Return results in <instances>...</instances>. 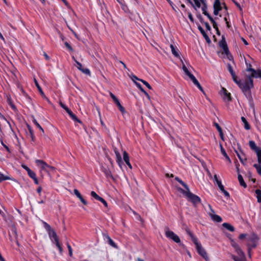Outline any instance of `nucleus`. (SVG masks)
Returning <instances> with one entry per match:
<instances>
[{"label": "nucleus", "mask_w": 261, "mask_h": 261, "mask_svg": "<svg viewBox=\"0 0 261 261\" xmlns=\"http://www.w3.org/2000/svg\"><path fill=\"white\" fill-rule=\"evenodd\" d=\"M248 70L250 71L251 73L245 74V80L244 82L243 93L251 103L253 101L251 92V89L254 86L253 78L261 79V70H256L253 68H249Z\"/></svg>", "instance_id": "obj_1"}, {"label": "nucleus", "mask_w": 261, "mask_h": 261, "mask_svg": "<svg viewBox=\"0 0 261 261\" xmlns=\"http://www.w3.org/2000/svg\"><path fill=\"white\" fill-rule=\"evenodd\" d=\"M227 69L230 73L233 81L238 85L239 88L241 89L242 92L243 93V89H244V82H242L241 80H238V77L235 73V72L233 70L232 67L231 66L230 63H228L227 64Z\"/></svg>", "instance_id": "obj_2"}, {"label": "nucleus", "mask_w": 261, "mask_h": 261, "mask_svg": "<svg viewBox=\"0 0 261 261\" xmlns=\"http://www.w3.org/2000/svg\"><path fill=\"white\" fill-rule=\"evenodd\" d=\"M194 243L196 245V248L198 254L201 255L206 261H209V258L205 249L199 243L197 239H195Z\"/></svg>", "instance_id": "obj_3"}, {"label": "nucleus", "mask_w": 261, "mask_h": 261, "mask_svg": "<svg viewBox=\"0 0 261 261\" xmlns=\"http://www.w3.org/2000/svg\"><path fill=\"white\" fill-rule=\"evenodd\" d=\"M186 196L188 198V201L192 203L193 205L195 206L201 203V199L200 197L191 192L190 189H189V191H187Z\"/></svg>", "instance_id": "obj_4"}, {"label": "nucleus", "mask_w": 261, "mask_h": 261, "mask_svg": "<svg viewBox=\"0 0 261 261\" xmlns=\"http://www.w3.org/2000/svg\"><path fill=\"white\" fill-rule=\"evenodd\" d=\"M259 239V238L258 236L254 233L249 235L248 237H247V240L250 242V243L247 244L248 247L255 248L257 246V243Z\"/></svg>", "instance_id": "obj_5"}, {"label": "nucleus", "mask_w": 261, "mask_h": 261, "mask_svg": "<svg viewBox=\"0 0 261 261\" xmlns=\"http://www.w3.org/2000/svg\"><path fill=\"white\" fill-rule=\"evenodd\" d=\"M165 235L167 238L172 240L176 243H180V240L179 237L174 232L169 230V228H167L165 230Z\"/></svg>", "instance_id": "obj_6"}, {"label": "nucleus", "mask_w": 261, "mask_h": 261, "mask_svg": "<svg viewBox=\"0 0 261 261\" xmlns=\"http://www.w3.org/2000/svg\"><path fill=\"white\" fill-rule=\"evenodd\" d=\"M60 106L64 109L66 112L69 114V115L70 116V117L76 122H77L80 123H82V122L78 119V118L76 117V116L73 113V112L64 103H63L62 102H60Z\"/></svg>", "instance_id": "obj_7"}, {"label": "nucleus", "mask_w": 261, "mask_h": 261, "mask_svg": "<svg viewBox=\"0 0 261 261\" xmlns=\"http://www.w3.org/2000/svg\"><path fill=\"white\" fill-rule=\"evenodd\" d=\"M238 150H236V149H234V151L236 152V153L237 154L238 158L239 159L240 162L243 164H244V161H247V159L246 158H244L243 159V157L242 156V155H245V154L244 153V152H243L242 149H241V146L239 144H238Z\"/></svg>", "instance_id": "obj_8"}, {"label": "nucleus", "mask_w": 261, "mask_h": 261, "mask_svg": "<svg viewBox=\"0 0 261 261\" xmlns=\"http://www.w3.org/2000/svg\"><path fill=\"white\" fill-rule=\"evenodd\" d=\"M110 95L111 97L113 99V101L117 105V106L118 108V109H119V110L121 111V112L122 113H124L125 112V109L121 105L118 99L112 93H110Z\"/></svg>", "instance_id": "obj_9"}, {"label": "nucleus", "mask_w": 261, "mask_h": 261, "mask_svg": "<svg viewBox=\"0 0 261 261\" xmlns=\"http://www.w3.org/2000/svg\"><path fill=\"white\" fill-rule=\"evenodd\" d=\"M230 244L231 246L235 249L236 252L237 254H240L243 256V251L240 247L239 244L237 243L233 239H230Z\"/></svg>", "instance_id": "obj_10"}, {"label": "nucleus", "mask_w": 261, "mask_h": 261, "mask_svg": "<svg viewBox=\"0 0 261 261\" xmlns=\"http://www.w3.org/2000/svg\"><path fill=\"white\" fill-rule=\"evenodd\" d=\"M220 93L223 96L224 100L228 101L231 100L230 93H228L225 88L222 87L220 91Z\"/></svg>", "instance_id": "obj_11"}, {"label": "nucleus", "mask_w": 261, "mask_h": 261, "mask_svg": "<svg viewBox=\"0 0 261 261\" xmlns=\"http://www.w3.org/2000/svg\"><path fill=\"white\" fill-rule=\"evenodd\" d=\"M76 65H75L76 67L81 71L83 73L90 75V71L88 68H83L82 67V65L81 63H80L79 61H76Z\"/></svg>", "instance_id": "obj_12"}, {"label": "nucleus", "mask_w": 261, "mask_h": 261, "mask_svg": "<svg viewBox=\"0 0 261 261\" xmlns=\"http://www.w3.org/2000/svg\"><path fill=\"white\" fill-rule=\"evenodd\" d=\"M198 29L199 30L200 33L202 34L203 37L205 39L206 42L208 44H210L211 43V40L208 35L206 34L203 29L201 27V25H198Z\"/></svg>", "instance_id": "obj_13"}, {"label": "nucleus", "mask_w": 261, "mask_h": 261, "mask_svg": "<svg viewBox=\"0 0 261 261\" xmlns=\"http://www.w3.org/2000/svg\"><path fill=\"white\" fill-rule=\"evenodd\" d=\"M239 256H237L231 254V258L234 261H246V256L245 253L243 252V256L240 254H238Z\"/></svg>", "instance_id": "obj_14"}, {"label": "nucleus", "mask_w": 261, "mask_h": 261, "mask_svg": "<svg viewBox=\"0 0 261 261\" xmlns=\"http://www.w3.org/2000/svg\"><path fill=\"white\" fill-rule=\"evenodd\" d=\"M101 170L105 173L107 178H111L112 179L114 178L113 176L111 173V171L110 170V169L108 168H106L103 166H102Z\"/></svg>", "instance_id": "obj_15"}, {"label": "nucleus", "mask_w": 261, "mask_h": 261, "mask_svg": "<svg viewBox=\"0 0 261 261\" xmlns=\"http://www.w3.org/2000/svg\"><path fill=\"white\" fill-rule=\"evenodd\" d=\"M34 82H35V85L37 87L38 91H39L40 94L41 95V96L44 98H45L48 102H50V101L48 99V98L45 95L44 92H43L42 90V88H41V87L40 86V85H39L38 82L37 81V80H36V79H34Z\"/></svg>", "instance_id": "obj_16"}, {"label": "nucleus", "mask_w": 261, "mask_h": 261, "mask_svg": "<svg viewBox=\"0 0 261 261\" xmlns=\"http://www.w3.org/2000/svg\"><path fill=\"white\" fill-rule=\"evenodd\" d=\"M47 232L50 239L52 240L53 242L59 239L56 231L53 229H51Z\"/></svg>", "instance_id": "obj_17"}, {"label": "nucleus", "mask_w": 261, "mask_h": 261, "mask_svg": "<svg viewBox=\"0 0 261 261\" xmlns=\"http://www.w3.org/2000/svg\"><path fill=\"white\" fill-rule=\"evenodd\" d=\"M3 219L9 226L13 225V217L12 216L6 214L5 217H4Z\"/></svg>", "instance_id": "obj_18"}, {"label": "nucleus", "mask_w": 261, "mask_h": 261, "mask_svg": "<svg viewBox=\"0 0 261 261\" xmlns=\"http://www.w3.org/2000/svg\"><path fill=\"white\" fill-rule=\"evenodd\" d=\"M115 153L116 156V162L117 164L119 165L120 168H122V164H123L121 155L118 150H115Z\"/></svg>", "instance_id": "obj_19"}, {"label": "nucleus", "mask_w": 261, "mask_h": 261, "mask_svg": "<svg viewBox=\"0 0 261 261\" xmlns=\"http://www.w3.org/2000/svg\"><path fill=\"white\" fill-rule=\"evenodd\" d=\"M191 81L193 82V84L196 85L197 88L203 93H204V91L203 90L202 87L200 85L199 82L197 81V80L196 79V77L193 75L192 77L190 78Z\"/></svg>", "instance_id": "obj_20"}, {"label": "nucleus", "mask_w": 261, "mask_h": 261, "mask_svg": "<svg viewBox=\"0 0 261 261\" xmlns=\"http://www.w3.org/2000/svg\"><path fill=\"white\" fill-rule=\"evenodd\" d=\"M249 147H250V148L252 150L254 151L255 152L258 151V150H260L261 149L260 148L258 147L256 145L255 142L253 141H252V140L249 141Z\"/></svg>", "instance_id": "obj_21"}, {"label": "nucleus", "mask_w": 261, "mask_h": 261, "mask_svg": "<svg viewBox=\"0 0 261 261\" xmlns=\"http://www.w3.org/2000/svg\"><path fill=\"white\" fill-rule=\"evenodd\" d=\"M123 160H124V162H125L126 165L129 167V168L132 169V166L129 162V156H128V153L125 151H124L123 152Z\"/></svg>", "instance_id": "obj_22"}, {"label": "nucleus", "mask_w": 261, "mask_h": 261, "mask_svg": "<svg viewBox=\"0 0 261 261\" xmlns=\"http://www.w3.org/2000/svg\"><path fill=\"white\" fill-rule=\"evenodd\" d=\"M36 163L37 164H40L41 165V168L43 170H46V168H48L49 167V165L43 160H37L36 161Z\"/></svg>", "instance_id": "obj_23"}, {"label": "nucleus", "mask_w": 261, "mask_h": 261, "mask_svg": "<svg viewBox=\"0 0 261 261\" xmlns=\"http://www.w3.org/2000/svg\"><path fill=\"white\" fill-rule=\"evenodd\" d=\"M180 61L182 64V69L186 73V74L189 76V77L190 79L191 77L193 76V75L190 73V72L188 70V68L186 66L185 64L184 63L182 60L180 59Z\"/></svg>", "instance_id": "obj_24"}, {"label": "nucleus", "mask_w": 261, "mask_h": 261, "mask_svg": "<svg viewBox=\"0 0 261 261\" xmlns=\"http://www.w3.org/2000/svg\"><path fill=\"white\" fill-rule=\"evenodd\" d=\"M135 84L137 86V87L142 92L144 93V94L145 95V96L147 97V98L148 99H150V97L149 96V95L148 94V93L143 88V87H142V86L141 85V84L139 83H137L136 82H135Z\"/></svg>", "instance_id": "obj_25"}, {"label": "nucleus", "mask_w": 261, "mask_h": 261, "mask_svg": "<svg viewBox=\"0 0 261 261\" xmlns=\"http://www.w3.org/2000/svg\"><path fill=\"white\" fill-rule=\"evenodd\" d=\"M220 150L221 153L224 155V156L226 160L228 161L229 163H231V160L230 159L229 157L227 155V153L226 152L225 149L222 146V145L221 144H220Z\"/></svg>", "instance_id": "obj_26"}, {"label": "nucleus", "mask_w": 261, "mask_h": 261, "mask_svg": "<svg viewBox=\"0 0 261 261\" xmlns=\"http://www.w3.org/2000/svg\"><path fill=\"white\" fill-rule=\"evenodd\" d=\"M170 48L171 49L172 54L176 58H180V56L178 53V50L176 49L175 47L173 44H170Z\"/></svg>", "instance_id": "obj_27"}, {"label": "nucleus", "mask_w": 261, "mask_h": 261, "mask_svg": "<svg viewBox=\"0 0 261 261\" xmlns=\"http://www.w3.org/2000/svg\"><path fill=\"white\" fill-rule=\"evenodd\" d=\"M222 226L223 227L227 229L228 230L233 232L234 231V227L228 223H223L222 224Z\"/></svg>", "instance_id": "obj_28"}, {"label": "nucleus", "mask_w": 261, "mask_h": 261, "mask_svg": "<svg viewBox=\"0 0 261 261\" xmlns=\"http://www.w3.org/2000/svg\"><path fill=\"white\" fill-rule=\"evenodd\" d=\"M219 46L222 48H226V47H228L226 41L225 40V37L224 35L222 36V39L220 40V41L219 42Z\"/></svg>", "instance_id": "obj_29"}, {"label": "nucleus", "mask_w": 261, "mask_h": 261, "mask_svg": "<svg viewBox=\"0 0 261 261\" xmlns=\"http://www.w3.org/2000/svg\"><path fill=\"white\" fill-rule=\"evenodd\" d=\"M238 178L240 185L244 188H246L247 187V184L244 181L243 176L240 174H238Z\"/></svg>", "instance_id": "obj_30"}, {"label": "nucleus", "mask_w": 261, "mask_h": 261, "mask_svg": "<svg viewBox=\"0 0 261 261\" xmlns=\"http://www.w3.org/2000/svg\"><path fill=\"white\" fill-rule=\"evenodd\" d=\"M241 120L243 122L244 124V128L246 130H249L250 129V125L249 123L247 122V120L244 117H241Z\"/></svg>", "instance_id": "obj_31"}, {"label": "nucleus", "mask_w": 261, "mask_h": 261, "mask_svg": "<svg viewBox=\"0 0 261 261\" xmlns=\"http://www.w3.org/2000/svg\"><path fill=\"white\" fill-rule=\"evenodd\" d=\"M8 179L13 180H14V179L11 178L10 177H9L8 176L4 175L0 172V182H2L3 181L6 180H8Z\"/></svg>", "instance_id": "obj_32"}, {"label": "nucleus", "mask_w": 261, "mask_h": 261, "mask_svg": "<svg viewBox=\"0 0 261 261\" xmlns=\"http://www.w3.org/2000/svg\"><path fill=\"white\" fill-rule=\"evenodd\" d=\"M214 9H218L220 10H222V7L221 6L220 2L219 0H215L214 4Z\"/></svg>", "instance_id": "obj_33"}, {"label": "nucleus", "mask_w": 261, "mask_h": 261, "mask_svg": "<svg viewBox=\"0 0 261 261\" xmlns=\"http://www.w3.org/2000/svg\"><path fill=\"white\" fill-rule=\"evenodd\" d=\"M211 217L214 221L217 222H221L222 221L221 217L217 215H211Z\"/></svg>", "instance_id": "obj_34"}, {"label": "nucleus", "mask_w": 261, "mask_h": 261, "mask_svg": "<svg viewBox=\"0 0 261 261\" xmlns=\"http://www.w3.org/2000/svg\"><path fill=\"white\" fill-rule=\"evenodd\" d=\"M255 193L256 194L257 202L258 203H261V190L259 189H256L255 191Z\"/></svg>", "instance_id": "obj_35"}, {"label": "nucleus", "mask_w": 261, "mask_h": 261, "mask_svg": "<svg viewBox=\"0 0 261 261\" xmlns=\"http://www.w3.org/2000/svg\"><path fill=\"white\" fill-rule=\"evenodd\" d=\"M185 230L187 232V233L191 237L193 243L194 242L195 239H197L193 234L192 233V232L190 231V230L187 227L185 228Z\"/></svg>", "instance_id": "obj_36"}, {"label": "nucleus", "mask_w": 261, "mask_h": 261, "mask_svg": "<svg viewBox=\"0 0 261 261\" xmlns=\"http://www.w3.org/2000/svg\"><path fill=\"white\" fill-rule=\"evenodd\" d=\"M27 127H28V130L29 131L30 135L31 138V139L33 141H34V139H35V137H34V133H33V130L30 125H28Z\"/></svg>", "instance_id": "obj_37"}, {"label": "nucleus", "mask_w": 261, "mask_h": 261, "mask_svg": "<svg viewBox=\"0 0 261 261\" xmlns=\"http://www.w3.org/2000/svg\"><path fill=\"white\" fill-rule=\"evenodd\" d=\"M33 123L35 124V125L39 128V129L42 132L44 133V130L43 128L41 126V125L38 123L36 119L33 117L32 120Z\"/></svg>", "instance_id": "obj_38"}, {"label": "nucleus", "mask_w": 261, "mask_h": 261, "mask_svg": "<svg viewBox=\"0 0 261 261\" xmlns=\"http://www.w3.org/2000/svg\"><path fill=\"white\" fill-rule=\"evenodd\" d=\"M253 167L255 168L258 174L261 176V165L260 164H254Z\"/></svg>", "instance_id": "obj_39"}, {"label": "nucleus", "mask_w": 261, "mask_h": 261, "mask_svg": "<svg viewBox=\"0 0 261 261\" xmlns=\"http://www.w3.org/2000/svg\"><path fill=\"white\" fill-rule=\"evenodd\" d=\"M108 239V242L109 244L112 247H114L115 248L117 247V246L115 242L111 239V238L109 236H107Z\"/></svg>", "instance_id": "obj_40"}, {"label": "nucleus", "mask_w": 261, "mask_h": 261, "mask_svg": "<svg viewBox=\"0 0 261 261\" xmlns=\"http://www.w3.org/2000/svg\"><path fill=\"white\" fill-rule=\"evenodd\" d=\"M207 5H202V13L204 15H205V16H208V14H210L207 12Z\"/></svg>", "instance_id": "obj_41"}, {"label": "nucleus", "mask_w": 261, "mask_h": 261, "mask_svg": "<svg viewBox=\"0 0 261 261\" xmlns=\"http://www.w3.org/2000/svg\"><path fill=\"white\" fill-rule=\"evenodd\" d=\"M53 242L55 243L56 246L59 249L60 252L61 253L63 251V250L60 244L59 243V239L54 241Z\"/></svg>", "instance_id": "obj_42"}, {"label": "nucleus", "mask_w": 261, "mask_h": 261, "mask_svg": "<svg viewBox=\"0 0 261 261\" xmlns=\"http://www.w3.org/2000/svg\"><path fill=\"white\" fill-rule=\"evenodd\" d=\"M91 196L97 200H99V199L101 198V197H100L99 195H98L95 192L92 191L90 194Z\"/></svg>", "instance_id": "obj_43"}, {"label": "nucleus", "mask_w": 261, "mask_h": 261, "mask_svg": "<svg viewBox=\"0 0 261 261\" xmlns=\"http://www.w3.org/2000/svg\"><path fill=\"white\" fill-rule=\"evenodd\" d=\"M7 214L6 210L4 208V207H2L0 208V215L3 217H5V215Z\"/></svg>", "instance_id": "obj_44"}, {"label": "nucleus", "mask_w": 261, "mask_h": 261, "mask_svg": "<svg viewBox=\"0 0 261 261\" xmlns=\"http://www.w3.org/2000/svg\"><path fill=\"white\" fill-rule=\"evenodd\" d=\"M42 223L43 224V225H44V227L45 229L47 230V232H48L51 229H52V228L50 227V226L48 223H47L46 222L42 221Z\"/></svg>", "instance_id": "obj_45"}, {"label": "nucleus", "mask_w": 261, "mask_h": 261, "mask_svg": "<svg viewBox=\"0 0 261 261\" xmlns=\"http://www.w3.org/2000/svg\"><path fill=\"white\" fill-rule=\"evenodd\" d=\"M257 157L258 164H261V149L256 152Z\"/></svg>", "instance_id": "obj_46"}, {"label": "nucleus", "mask_w": 261, "mask_h": 261, "mask_svg": "<svg viewBox=\"0 0 261 261\" xmlns=\"http://www.w3.org/2000/svg\"><path fill=\"white\" fill-rule=\"evenodd\" d=\"M28 174L31 178H34L36 176V173L32 170L28 171Z\"/></svg>", "instance_id": "obj_47"}, {"label": "nucleus", "mask_w": 261, "mask_h": 261, "mask_svg": "<svg viewBox=\"0 0 261 261\" xmlns=\"http://www.w3.org/2000/svg\"><path fill=\"white\" fill-rule=\"evenodd\" d=\"M139 81H141L144 85H145L149 89H152L151 86L146 81H144L143 80H139Z\"/></svg>", "instance_id": "obj_48"}, {"label": "nucleus", "mask_w": 261, "mask_h": 261, "mask_svg": "<svg viewBox=\"0 0 261 261\" xmlns=\"http://www.w3.org/2000/svg\"><path fill=\"white\" fill-rule=\"evenodd\" d=\"M178 182L180 183L186 189V190L189 191V188L188 185L185 182L180 179Z\"/></svg>", "instance_id": "obj_49"}, {"label": "nucleus", "mask_w": 261, "mask_h": 261, "mask_svg": "<svg viewBox=\"0 0 261 261\" xmlns=\"http://www.w3.org/2000/svg\"><path fill=\"white\" fill-rule=\"evenodd\" d=\"M120 4L121 5L122 9L125 12H127L128 10V9L127 8V6L122 3H120Z\"/></svg>", "instance_id": "obj_50"}, {"label": "nucleus", "mask_w": 261, "mask_h": 261, "mask_svg": "<svg viewBox=\"0 0 261 261\" xmlns=\"http://www.w3.org/2000/svg\"><path fill=\"white\" fill-rule=\"evenodd\" d=\"M67 248L68 249L69 255L70 256H72V248H71V246L70 245V244L68 243H67Z\"/></svg>", "instance_id": "obj_51"}, {"label": "nucleus", "mask_w": 261, "mask_h": 261, "mask_svg": "<svg viewBox=\"0 0 261 261\" xmlns=\"http://www.w3.org/2000/svg\"><path fill=\"white\" fill-rule=\"evenodd\" d=\"M194 3H195V7H196V9H197V8H199L201 7V4L199 1L198 0H193Z\"/></svg>", "instance_id": "obj_52"}, {"label": "nucleus", "mask_w": 261, "mask_h": 261, "mask_svg": "<svg viewBox=\"0 0 261 261\" xmlns=\"http://www.w3.org/2000/svg\"><path fill=\"white\" fill-rule=\"evenodd\" d=\"M74 194L78 197L79 199L81 198L82 196L80 193V192L77 189H74L73 190Z\"/></svg>", "instance_id": "obj_53"}, {"label": "nucleus", "mask_w": 261, "mask_h": 261, "mask_svg": "<svg viewBox=\"0 0 261 261\" xmlns=\"http://www.w3.org/2000/svg\"><path fill=\"white\" fill-rule=\"evenodd\" d=\"M217 184L221 191L224 190V186L222 184V182L220 180H218Z\"/></svg>", "instance_id": "obj_54"}, {"label": "nucleus", "mask_w": 261, "mask_h": 261, "mask_svg": "<svg viewBox=\"0 0 261 261\" xmlns=\"http://www.w3.org/2000/svg\"><path fill=\"white\" fill-rule=\"evenodd\" d=\"M214 126L216 127L217 130L219 132H221V130H222V128L221 127V126L219 125V124L217 123V122H214Z\"/></svg>", "instance_id": "obj_55"}, {"label": "nucleus", "mask_w": 261, "mask_h": 261, "mask_svg": "<svg viewBox=\"0 0 261 261\" xmlns=\"http://www.w3.org/2000/svg\"><path fill=\"white\" fill-rule=\"evenodd\" d=\"M65 46L70 50V51H73V48L72 47H71V46L67 42H65V43H64Z\"/></svg>", "instance_id": "obj_56"}, {"label": "nucleus", "mask_w": 261, "mask_h": 261, "mask_svg": "<svg viewBox=\"0 0 261 261\" xmlns=\"http://www.w3.org/2000/svg\"><path fill=\"white\" fill-rule=\"evenodd\" d=\"M232 2L236 5V6L239 9L240 11H242V8H241L240 5L235 0H232Z\"/></svg>", "instance_id": "obj_57"}, {"label": "nucleus", "mask_w": 261, "mask_h": 261, "mask_svg": "<svg viewBox=\"0 0 261 261\" xmlns=\"http://www.w3.org/2000/svg\"><path fill=\"white\" fill-rule=\"evenodd\" d=\"M207 18L211 21L212 24L215 23L216 22L215 21L214 19L211 16L210 14H208Z\"/></svg>", "instance_id": "obj_58"}, {"label": "nucleus", "mask_w": 261, "mask_h": 261, "mask_svg": "<svg viewBox=\"0 0 261 261\" xmlns=\"http://www.w3.org/2000/svg\"><path fill=\"white\" fill-rule=\"evenodd\" d=\"M197 17L198 18V19L200 20V21L201 23L204 22V20H203V18L200 14H197Z\"/></svg>", "instance_id": "obj_59"}, {"label": "nucleus", "mask_w": 261, "mask_h": 261, "mask_svg": "<svg viewBox=\"0 0 261 261\" xmlns=\"http://www.w3.org/2000/svg\"><path fill=\"white\" fill-rule=\"evenodd\" d=\"M99 201L101 202L106 207H108V203L103 198L101 197Z\"/></svg>", "instance_id": "obj_60"}, {"label": "nucleus", "mask_w": 261, "mask_h": 261, "mask_svg": "<svg viewBox=\"0 0 261 261\" xmlns=\"http://www.w3.org/2000/svg\"><path fill=\"white\" fill-rule=\"evenodd\" d=\"M223 49V51H224V54L227 56V55H228L229 54H230V52H229V50L228 49V47H227L226 48H222Z\"/></svg>", "instance_id": "obj_61"}, {"label": "nucleus", "mask_w": 261, "mask_h": 261, "mask_svg": "<svg viewBox=\"0 0 261 261\" xmlns=\"http://www.w3.org/2000/svg\"><path fill=\"white\" fill-rule=\"evenodd\" d=\"M188 17L192 22H194V18L191 12H188Z\"/></svg>", "instance_id": "obj_62"}, {"label": "nucleus", "mask_w": 261, "mask_h": 261, "mask_svg": "<svg viewBox=\"0 0 261 261\" xmlns=\"http://www.w3.org/2000/svg\"><path fill=\"white\" fill-rule=\"evenodd\" d=\"M205 26V28L208 31H211V26L210 25V24H208V22H203Z\"/></svg>", "instance_id": "obj_63"}, {"label": "nucleus", "mask_w": 261, "mask_h": 261, "mask_svg": "<svg viewBox=\"0 0 261 261\" xmlns=\"http://www.w3.org/2000/svg\"><path fill=\"white\" fill-rule=\"evenodd\" d=\"M248 235H247V234H245V233H242L241 234H240L239 237V238L240 239V240H243L245 238H246V237H248Z\"/></svg>", "instance_id": "obj_64"}]
</instances>
